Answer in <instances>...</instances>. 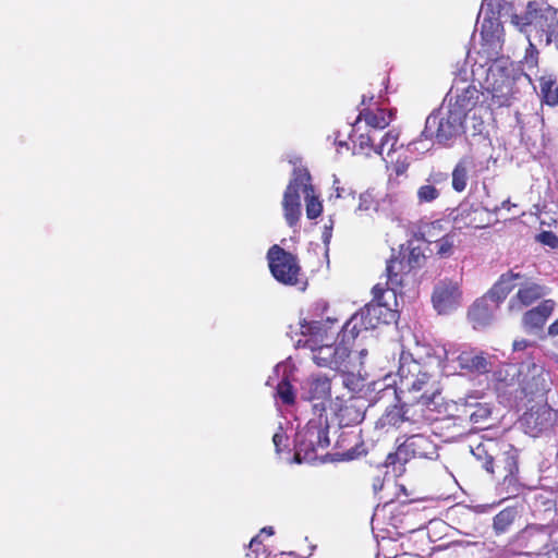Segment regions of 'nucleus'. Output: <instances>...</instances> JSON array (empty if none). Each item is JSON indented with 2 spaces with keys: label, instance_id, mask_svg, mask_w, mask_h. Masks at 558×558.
Segmentation results:
<instances>
[{
  "label": "nucleus",
  "instance_id": "4be33fe9",
  "mask_svg": "<svg viewBox=\"0 0 558 558\" xmlns=\"http://www.w3.org/2000/svg\"><path fill=\"white\" fill-rule=\"evenodd\" d=\"M553 300H545L538 306L529 310L522 317V326L527 333L538 335L555 310Z\"/></svg>",
  "mask_w": 558,
  "mask_h": 558
},
{
  "label": "nucleus",
  "instance_id": "c9c22d12",
  "mask_svg": "<svg viewBox=\"0 0 558 558\" xmlns=\"http://www.w3.org/2000/svg\"><path fill=\"white\" fill-rule=\"evenodd\" d=\"M517 511L513 508H506L494 517L493 529L497 535L506 533L513 523Z\"/></svg>",
  "mask_w": 558,
  "mask_h": 558
},
{
  "label": "nucleus",
  "instance_id": "9d476101",
  "mask_svg": "<svg viewBox=\"0 0 558 558\" xmlns=\"http://www.w3.org/2000/svg\"><path fill=\"white\" fill-rule=\"evenodd\" d=\"M438 458V447L433 436L425 434H413L399 444L396 452L389 453L386 458V466H392L396 474H401L403 465L411 459Z\"/></svg>",
  "mask_w": 558,
  "mask_h": 558
},
{
  "label": "nucleus",
  "instance_id": "3c124183",
  "mask_svg": "<svg viewBox=\"0 0 558 558\" xmlns=\"http://www.w3.org/2000/svg\"><path fill=\"white\" fill-rule=\"evenodd\" d=\"M547 333L550 337L558 336V318L549 325Z\"/></svg>",
  "mask_w": 558,
  "mask_h": 558
},
{
  "label": "nucleus",
  "instance_id": "79ce46f5",
  "mask_svg": "<svg viewBox=\"0 0 558 558\" xmlns=\"http://www.w3.org/2000/svg\"><path fill=\"white\" fill-rule=\"evenodd\" d=\"M482 402H478V396L474 393L460 398L459 401L457 402V404L461 407V412L463 415L469 414L470 411H473Z\"/></svg>",
  "mask_w": 558,
  "mask_h": 558
},
{
  "label": "nucleus",
  "instance_id": "72a5a7b5",
  "mask_svg": "<svg viewBox=\"0 0 558 558\" xmlns=\"http://www.w3.org/2000/svg\"><path fill=\"white\" fill-rule=\"evenodd\" d=\"M376 138L375 132H368V133H362L355 137L352 138L353 143V154L354 155H363V156H371V154L376 148V144H374Z\"/></svg>",
  "mask_w": 558,
  "mask_h": 558
},
{
  "label": "nucleus",
  "instance_id": "0eeeda50",
  "mask_svg": "<svg viewBox=\"0 0 558 558\" xmlns=\"http://www.w3.org/2000/svg\"><path fill=\"white\" fill-rule=\"evenodd\" d=\"M328 418L324 413L311 418L307 424L295 433V460L313 461L318 457L319 449H326L330 445L328 436Z\"/></svg>",
  "mask_w": 558,
  "mask_h": 558
},
{
  "label": "nucleus",
  "instance_id": "a18cd8bd",
  "mask_svg": "<svg viewBox=\"0 0 558 558\" xmlns=\"http://www.w3.org/2000/svg\"><path fill=\"white\" fill-rule=\"evenodd\" d=\"M537 240L551 248L558 247V236L551 231H543L537 235Z\"/></svg>",
  "mask_w": 558,
  "mask_h": 558
},
{
  "label": "nucleus",
  "instance_id": "b1692460",
  "mask_svg": "<svg viewBox=\"0 0 558 558\" xmlns=\"http://www.w3.org/2000/svg\"><path fill=\"white\" fill-rule=\"evenodd\" d=\"M522 279L523 275L514 272L513 270L502 274L486 295L492 299L493 303L499 305L508 294L518 287V281Z\"/></svg>",
  "mask_w": 558,
  "mask_h": 558
},
{
  "label": "nucleus",
  "instance_id": "09e8293b",
  "mask_svg": "<svg viewBox=\"0 0 558 558\" xmlns=\"http://www.w3.org/2000/svg\"><path fill=\"white\" fill-rule=\"evenodd\" d=\"M502 208H507L509 209L510 208V201L509 199H506V201H502L500 206H494V207H490L489 205L485 204L484 205V209L487 211V213H493V214H497L500 209Z\"/></svg>",
  "mask_w": 558,
  "mask_h": 558
},
{
  "label": "nucleus",
  "instance_id": "680f3d73",
  "mask_svg": "<svg viewBox=\"0 0 558 558\" xmlns=\"http://www.w3.org/2000/svg\"><path fill=\"white\" fill-rule=\"evenodd\" d=\"M474 168H475V171H478V170H482V169H483V168L478 169V168H476V166H475Z\"/></svg>",
  "mask_w": 558,
  "mask_h": 558
},
{
  "label": "nucleus",
  "instance_id": "864d4df0",
  "mask_svg": "<svg viewBox=\"0 0 558 558\" xmlns=\"http://www.w3.org/2000/svg\"><path fill=\"white\" fill-rule=\"evenodd\" d=\"M260 534H267L268 536H271L274 534L272 526H265L260 530Z\"/></svg>",
  "mask_w": 558,
  "mask_h": 558
},
{
  "label": "nucleus",
  "instance_id": "49530a36",
  "mask_svg": "<svg viewBox=\"0 0 558 558\" xmlns=\"http://www.w3.org/2000/svg\"><path fill=\"white\" fill-rule=\"evenodd\" d=\"M331 236H332V221H330L329 225H325L323 233H322V240L326 246L329 245Z\"/></svg>",
  "mask_w": 558,
  "mask_h": 558
},
{
  "label": "nucleus",
  "instance_id": "4468645a",
  "mask_svg": "<svg viewBox=\"0 0 558 558\" xmlns=\"http://www.w3.org/2000/svg\"><path fill=\"white\" fill-rule=\"evenodd\" d=\"M425 256L418 246L401 245L399 255H392L387 263V284L399 287L402 284V275L420 267Z\"/></svg>",
  "mask_w": 558,
  "mask_h": 558
},
{
  "label": "nucleus",
  "instance_id": "bf43d9fd",
  "mask_svg": "<svg viewBox=\"0 0 558 558\" xmlns=\"http://www.w3.org/2000/svg\"><path fill=\"white\" fill-rule=\"evenodd\" d=\"M338 146L339 147H347L348 145H347L345 142L340 141V142H338Z\"/></svg>",
  "mask_w": 558,
  "mask_h": 558
},
{
  "label": "nucleus",
  "instance_id": "ea45409f",
  "mask_svg": "<svg viewBox=\"0 0 558 558\" xmlns=\"http://www.w3.org/2000/svg\"><path fill=\"white\" fill-rule=\"evenodd\" d=\"M492 414V408L488 403H481L473 411H470L468 416L473 424H482L487 421Z\"/></svg>",
  "mask_w": 558,
  "mask_h": 558
},
{
  "label": "nucleus",
  "instance_id": "a878e982",
  "mask_svg": "<svg viewBox=\"0 0 558 558\" xmlns=\"http://www.w3.org/2000/svg\"><path fill=\"white\" fill-rule=\"evenodd\" d=\"M542 101L548 106H558L557 76L548 70H543L537 78Z\"/></svg>",
  "mask_w": 558,
  "mask_h": 558
},
{
  "label": "nucleus",
  "instance_id": "6e6552de",
  "mask_svg": "<svg viewBox=\"0 0 558 558\" xmlns=\"http://www.w3.org/2000/svg\"><path fill=\"white\" fill-rule=\"evenodd\" d=\"M512 22L522 27H531L545 37L546 45L558 50V10L544 1H531L523 16L514 15Z\"/></svg>",
  "mask_w": 558,
  "mask_h": 558
},
{
  "label": "nucleus",
  "instance_id": "f704fd0d",
  "mask_svg": "<svg viewBox=\"0 0 558 558\" xmlns=\"http://www.w3.org/2000/svg\"><path fill=\"white\" fill-rule=\"evenodd\" d=\"M508 5L509 3L506 0H483L477 23L484 17H496L499 21V16L507 10Z\"/></svg>",
  "mask_w": 558,
  "mask_h": 558
},
{
  "label": "nucleus",
  "instance_id": "c03bdc74",
  "mask_svg": "<svg viewBox=\"0 0 558 558\" xmlns=\"http://www.w3.org/2000/svg\"><path fill=\"white\" fill-rule=\"evenodd\" d=\"M259 537H260V534L256 535L255 537H253L251 539V542H250V550H251V553H248L246 555L248 558H267V555L265 554V550L259 553V549L262 547V542H260Z\"/></svg>",
  "mask_w": 558,
  "mask_h": 558
},
{
  "label": "nucleus",
  "instance_id": "dca6fc26",
  "mask_svg": "<svg viewBox=\"0 0 558 558\" xmlns=\"http://www.w3.org/2000/svg\"><path fill=\"white\" fill-rule=\"evenodd\" d=\"M502 27L496 17H484L480 31L478 54L494 62L502 49Z\"/></svg>",
  "mask_w": 558,
  "mask_h": 558
},
{
  "label": "nucleus",
  "instance_id": "f257e3e1",
  "mask_svg": "<svg viewBox=\"0 0 558 558\" xmlns=\"http://www.w3.org/2000/svg\"><path fill=\"white\" fill-rule=\"evenodd\" d=\"M397 376L398 380L387 375L374 384L375 389L383 393L381 398L395 397L403 403H421L427 408L436 404L441 386L438 375L426 365L402 353Z\"/></svg>",
  "mask_w": 558,
  "mask_h": 558
},
{
  "label": "nucleus",
  "instance_id": "473e14b6",
  "mask_svg": "<svg viewBox=\"0 0 558 558\" xmlns=\"http://www.w3.org/2000/svg\"><path fill=\"white\" fill-rule=\"evenodd\" d=\"M496 444L492 440L480 442L475 447H471L472 454L476 460L482 462V466L489 473H494V458L492 451Z\"/></svg>",
  "mask_w": 558,
  "mask_h": 558
},
{
  "label": "nucleus",
  "instance_id": "4c0bfd02",
  "mask_svg": "<svg viewBox=\"0 0 558 558\" xmlns=\"http://www.w3.org/2000/svg\"><path fill=\"white\" fill-rule=\"evenodd\" d=\"M456 244V234L448 233L444 235L441 239L435 241V248L437 255L442 258L449 257L453 253V247Z\"/></svg>",
  "mask_w": 558,
  "mask_h": 558
},
{
  "label": "nucleus",
  "instance_id": "393cba45",
  "mask_svg": "<svg viewBox=\"0 0 558 558\" xmlns=\"http://www.w3.org/2000/svg\"><path fill=\"white\" fill-rule=\"evenodd\" d=\"M404 407L405 403L401 407L393 405L388 408L378 420L377 426L388 432L390 428H403L405 424H411L409 409Z\"/></svg>",
  "mask_w": 558,
  "mask_h": 558
},
{
  "label": "nucleus",
  "instance_id": "6ab92c4d",
  "mask_svg": "<svg viewBox=\"0 0 558 558\" xmlns=\"http://www.w3.org/2000/svg\"><path fill=\"white\" fill-rule=\"evenodd\" d=\"M293 365L290 360L278 363L266 381L267 386L276 384V395L284 404H292L295 399L293 387L290 384V376Z\"/></svg>",
  "mask_w": 558,
  "mask_h": 558
},
{
  "label": "nucleus",
  "instance_id": "7c9ffc66",
  "mask_svg": "<svg viewBox=\"0 0 558 558\" xmlns=\"http://www.w3.org/2000/svg\"><path fill=\"white\" fill-rule=\"evenodd\" d=\"M387 202H391V198L388 195H386L383 198H378L373 190H367L360 194L356 211L373 210L379 214L384 211V204Z\"/></svg>",
  "mask_w": 558,
  "mask_h": 558
},
{
  "label": "nucleus",
  "instance_id": "20e7f679",
  "mask_svg": "<svg viewBox=\"0 0 558 558\" xmlns=\"http://www.w3.org/2000/svg\"><path fill=\"white\" fill-rule=\"evenodd\" d=\"M530 74H524L509 59H497L489 65L486 76V90L490 95V108L509 107L519 99L521 84Z\"/></svg>",
  "mask_w": 558,
  "mask_h": 558
},
{
  "label": "nucleus",
  "instance_id": "7ed1b4c3",
  "mask_svg": "<svg viewBox=\"0 0 558 558\" xmlns=\"http://www.w3.org/2000/svg\"><path fill=\"white\" fill-rule=\"evenodd\" d=\"M384 289L376 284L373 290V300L359 313H355L344 325V337L357 338L363 331L375 329L380 324H390L397 319V312L392 310V303H397L398 287L387 284Z\"/></svg>",
  "mask_w": 558,
  "mask_h": 558
},
{
  "label": "nucleus",
  "instance_id": "6e6d98bb",
  "mask_svg": "<svg viewBox=\"0 0 558 558\" xmlns=\"http://www.w3.org/2000/svg\"><path fill=\"white\" fill-rule=\"evenodd\" d=\"M534 531H536V530H535V529H532V527L526 529V530H524V532H523V536H525V535H532V534L534 533Z\"/></svg>",
  "mask_w": 558,
  "mask_h": 558
},
{
  "label": "nucleus",
  "instance_id": "ddd939ff",
  "mask_svg": "<svg viewBox=\"0 0 558 558\" xmlns=\"http://www.w3.org/2000/svg\"><path fill=\"white\" fill-rule=\"evenodd\" d=\"M267 259L271 275L277 281L286 286L299 283L301 268L293 254L279 245H272L267 253Z\"/></svg>",
  "mask_w": 558,
  "mask_h": 558
},
{
  "label": "nucleus",
  "instance_id": "e433bc0d",
  "mask_svg": "<svg viewBox=\"0 0 558 558\" xmlns=\"http://www.w3.org/2000/svg\"><path fill=\"white\" fill-rule=\"evenodd\" d=\"M399 141V133L396 130H390L380 138L379 144L376 145L375 153L383 156L387 151V156L397 150V143Z\"/></svg>",
  "mask_w": 558,
  "mask_h": 558
},
{
  "label": "nucleus",
  "instance_id": "c756f323",
  "mask_svg": "<svg viewBox=\"0 0 558 558\" xmlns=\"http://www.w3.org/2000/svg\"><path fill=\"white\" fill-rule=\"evenodd\" d=\"M472 167H475V162L472 157L465 156L456 165L452 171V189L456 192H462L465 190L468 184V172Z\"/></svg>",
  "mask_w": 558,
  "mask_h": 558
},
{
  "label": "nucleus",
  "instance_id": "5fc2aeb1",
  "mask_svg": "<svg viewBox=\"0 0 558 558\" xmlns=\"http://www.w3.org/2000/svg\"><path fill=\"white\" fill-rule=\"evenodd\" d=\"M373 99H374V95H371V96L363 95L362 105H366V102H371Z\"/></svg>",
  "mask_w": 558,
  "mask_h": 558
},
{
  "label": "nucleus",
  "instance_id": "423d86ee",
  "mask_svg": "<svg viewBox=\"0 0 558 558\" xmlns=\"http://www.w3.org/2000/svg\"><path fill=\"white\" fill-rule=\"evenodd\" d=\"M441 371L447 376L466 372L474 375L488 374L495 357L466 344L447 342L438 354Z\"/></svg>",
  "mask_w": 558,
  "mask_h": 558
},
{
  "label": "nucleus",
  "instance_id": "603ef678",
  "mask_svg": "<svg viewBox=\"0 0 558 558\" xmlns=\"http://www.w3.org/2000/svg\"><path fill=\"white\" fill-rule=\"evenodd\" d=\"M338 184H339V179L335 177V179H333V187H335V192H336V197L340 198V197L343 196L344 189L340 187Z\"/></svg>",
  "mask_w": 558,
  "mask_h": 558
},
{
  "label": "nucleus",
  "instance_id": "f3484780",
  "mask_svg": "<svg viewBox=\"0 0 558 558\" xmlns=\"http://www.w3.org/2000/svg\"><path fill=\"white\" fill-rule=\"evenodd\" d=\"M489 373L498 395L507 397L509 401L518 402L520 365L501 364L496 367L495 363Z\"/></svg>",
  "mask_w": 558,
  "mask_h": 558
},
{
  "label": "nucleus",
  "instance_id": "aec40b11",
  "mask_svg": "<svg viewBox=\"0 0 558 558\" xmlns=\"http://www.w3.org/2000/svg\"><path fill=\"white\" fill-rule=\"evenodd\" d=\"M518 292L508 304L510 311H520L548 294V289L545 286L531 281L524 276L522 280L518 281Z\"/></svg>",
  "mask_w": 558,
  "mask_h": 558
},
{
  "label": "nucleus",
  "instance_id": "9b49d317",
  "mask_svg": "<svg viewBox=\"0 0 558 558\" xmlns=\"http://www.w3.org/2000/svg\"><path fill=\"white\" fill-rule=\"evenodd\" d=\"M481 96L483 93L475 85L459 80L454 82L445 100L449 107L459 111L466 119L473 111L472 121H475L473 134L481 133L483 129V120L481 117L477 118V112L481 113L485 110L482 105L477 107Z\"/></svg>",
  "mask_w": 558,
  "mask_h": 558
},
{
  "label": "nucleus",
  "instance_id": "de8ad7c7",
  "mask_svg": "<svg viewBox=\"0 0 558 558\" xmlns=\"http://www.w3.org/2000/svg\"><path fill=\"white\" fill-rule=\"evenodd\" d=\"M529 348H533V343L526 339H520L513 342V350L515 352L524 351Z\"/></svg>",
  "mask_w": 558,
  "mask_h": 558
},
{
  "label": "nucleus",
  "instance_id": "1a4fd4ad",
  "mask_svg": "<svg viewBox=\"0 0 558 558\" xmlns=\"http://www.w3.org/2000/svg\"><path fill=\"white\" fill-rule=\"evenodd\" d=\"M465 121V117L445 102L427 117L422 136L426 140L435 137L438 143L447 144L466 131Z\"/></svg>",
  "mask_w": 558,
  "mask_h": 558
},
{
  "label": "nucleus",
  "instance_id": "a19ab883",
  "mask_svg": "<svg viewBox=\"0 0 558 558\" xmlns=\"http://www.w3.org/2000/svg\"><path fill=\"white\" fill-rule=\"evenodd\" d=\"M523 66L527 71L536 70L538 66V50L536 47L529 40V47L526 49L525 56L522 60Z\"/></svg>",
  "mask_w": 558,
  "mask_h": 558
},
{
  "label": "nucleus",
  "instance_id": "c85d7f7f",
  "mask_svg": "<svg viewBox=\"0 0 558 558\" xmlns=\"http://www.w3.org/2000/svg\"><path fill=\"white\" fill-rule=\"evenodd\" d=\"M459 215L454 218L457 221L459 219V216L462 217V219H465L464 225L468 227H473L476 229L485 228L489 226L490 219H484L483 216L485 214H489L484 209V206L480 208L473 209L472 207H466L465 205H462L458 208Z\"/></svg>",
  "mask_w": 558,
  "mask_h": 558
},
{
  "label": "nucleus",
  "instance_id": "412c9836",
  "mask_svg": "<svg viewBox=\"0 0 558 558\" xmlns=\"http://www.w3.org/2000/svg\"><path fill=\"white\" fill-rule=\"evenodd\" d=\"M304 397L312 401H317L314 409L319 413L325 411V402L331 395V381L326 375L316 374L310 376L302 386Z\"/></svg>",
  "mask_w": 558,
  "mask_h": 558
},
{
  "label": "nucleus",
  "instance_id": "58836bf2",
  "mask_svg": "<svg viewBox=\"0 0 558 558\" xmlns=\"http://www.w3.org/2000/svg\"><path fill=\"white\" fill-rule=\"evenodd\" d=\"M440 195L439 190L430 183L424 184L417 190V199L420 204L432 203Z\"/></svg>",
  "mask_w": 558,
  "mask_h": 558
},
{
  "label": "nucleus",
  "instance_id": "bb28decb",
  "mask_svg": "<svg viewBox=\"0 0 558 558\" xmlns=\"http://www.w3.org/2000/svg\"><path fill=\"white\" fill-rule=\"evenodd\" d=\"M362 119H364L366 124L373 129L372 132L376 133L377 130H383L390 124L393 120V112L392 110L386 111L383 108H377L375 111L369 108H364L360 111L355 123Z\"/></svg>",
  "mask_w": 558,
  "mask_h": 558
},
{
  "label": "nucleus",
  "instance_id": "f8f14e48",
  "mask_svg": "<svg viewBox=\"0 0 558 558\" xmlns=\"http://www.w3.org/2000/svg\"><path fill=\"white\" fill-rule=\"evenodd\" d=\"M549 390L548 373L534 357L520 363L518 402L544 396Z\"/></svg>",
  "mask_w": 558,
  "mask_h": 558
},
{
  "label": "nucleus",
  "instance_id": "a211bd4d",
  "mask_svg": "<svg viewBox=\"0 0 558 558\" xmlns=\"http://www.w3.org/2000/svg\"><path fill=\"white\" fill-rule=\"evenodd\" d=\"M460 283L451 279L438 281L433 291L432 302L438 314H449L461 305Z\"/></svg>",
  "mask_w": 558,
  "mask_h": 558
},
{
  "label": "nucleus",
  "instance_id": "2f4dec72",
  "mask_svg": "<svg viewBox=\"0 0 558 558\" xmlns=\"http://www.w3.org/2000/svg\"><path fill=\"white\" fill-rule=\"evenodd\" d=\"M367 354L365 349L359 351V357L355 359V366L352 369L339 371L342 373V384L350 391H357L362 387L361 377L355 374L360 372V367L363 365V359Z\"/></svg>",
  "mask_w": 558,
  "mask_h": 558
},
{
  "label": "nucleus",
  "instance_id": "f03ea898",
  "mask_svg": "<svg viewBox=\"0 0 558 558\" xmlns=\"http://www.w3.org/2000/svg\"><path fill=\"white\" fill-rule=\"evenodd\" d=\"M293 333L299 336L294 341L296 348L311 351V359L318 367L332 371H348L355 366V356L352 355V343L356 338L350 335L344 337V327L337 340L330 341V337L323 333L322 324L316 320L302 319L296 327L290 326L291 339Z\"/></svg>",
  "mask_w": 558,
  "mask_h": 558
},
{
  "label": "nucleus",
  "instance_id": "37998d69",
  "mask_svg": "<svg viewBox=\"0 0 558 558\" xmlns=\"http://www.w3.org/2000/svg\"><path fill=\"white\" fill-rule=\"evenodd\" d=\"M272 442L277 453H280L284 449L289 448V437L283 432L282 426L280 425L278 430L272 436Z\"/></svg>",
  "mask_w": 558,
  "mask_h": 558
},
{
  "label": "nucleus",
  "instance_id": "39448f33",
  "mask_svg": "<svg viewBox=\"0 0 558 558\" xmlns=\"http://www.w3.org/2000/svg\"><path fill=\"white\" fill-rule=\"evenodd\" d=\"M301 193L304 195L308 219L317 218L323 211V205L311 183L310 172L305 168H294L282 199L283 216L291 228L298 225L301 217Z\"/></svg>",
  "mask_w": 558,
  "mask_h": 558
},
{
  "label": "nucleus",
  "instance_id": "13d9d810",
  "mask_svg": "<svg viewBox=\"0 0 558 558\" xmlns=\"http://www.w3.org/2000/svg\"><path fill=\"white\" fill-rule=\"evenodd\" d=\"M530 120H533V121H539V118H538V116H537V114H532V116L530 117Z\"/></svg>",
  "mask_w": 558,
  "mask_h": 558
},
{
  "label": "nucleus",
  "instance_id": "cd10ccee",
  "mask_svg": "<svg viewBox=\"0 0 558 558\" xmlns=\"http://www.w3.org/2000/svg\"><path fill=\"white\" fill-rule=\"evenodd\" d=\"M364 411L356 404V400H349L337 410L339 424L351 426L361 423L364 420Z\"/></svg>",
  "mask_w": 558,
  "mask_h": 558
},
{
  "label": "nucleus",
  "instance_id": "5701e85b",
  "mask_svg": "<svg viewBox=\"0 0 558 558\" xmlns=\"http://www.w3.org/2000/svg\"><path fill=\"white\" fill-rule=\"evenodd\" d=\"M499 305L492 302L486 294L475 301L469 311V318L475 329L484 328L493 323Z\"/></svg>",
  "mask_w": 558,
  "mask_h": 558
},
{
  "label": "nucleus",
  "instance_id": "052dcab7",
  "mask_svg": "<svg viewBox=\"0 0 558 558\" xmlns=\"http://www.w3.org/2000/svg\"><path fill=\"white\" fill-rule=\"evenodd\" d=\"M517 121L520 122L521 121V116L519 113H517Z\"/></svg>",
  "mask_w": 558,
  "mask_h": 558
},
{
  "label": "nucleus",
  "instance_id": "8fccbe9b",
  "mask_svg": "<svg viewBox=\"0 0 558 558\" xmlns=\"http://www.w3.org/2000/svg\"><path fill=\"white\" fill-rule=\"evenodd\" d=\"M447 180V174L445 173H435L433 174L427 181H433V183H441V182H445Z\"/></svg>",
  "mask_w": 558,
  "mask_h": 558
},
{
  "label": "nucleus",
  "instance_id": "2eb2a0df",
  "mask_svg": "<svg viewBox=\"0 0 558 558\" xmlns=\"http://www.w3.org/2000/svg\"><path fill=\"white\" fill-rule=\"evenodd\" d=\"M524 432L538 437L549 433L558 423V412L547 403L531 407L521 417Z\"/></svg>",
  "mask_w": 558,
  "mask_h": 558
},
{
  "label": "nucleus",
  "instance_id": "4d7b16f0",
  "mask_svg": "<svg viewBox=\"0 0 558 558\" xmlns=\"http://www.w3.org/2000/svg\"><path fill=\"white\" fill-rule=\"evenodd\" d=\"M418 144H422V141H421V140H420V141H417V142H413V143H411V144H410V146H413L415 149H417V147H416V146H417Z\"/></svg>",
  "mask_w": 558,
  "mask_h": 558
}]
</instances>
